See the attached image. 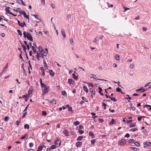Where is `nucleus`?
Wrapping results in <instances>:
<instances>
[{
  "label": "nucleus",
  "instance_id": "57",
  "mask_svg": "<svg viewBox=\"0 0 151 151\" xmlns=\"http://www.w3.org/2000/svg\"><path fill=\"white\" fill-rule=\"evenodd\" d=\"M113 82L114 83H118V86L119 87H121V85L119 84L120 83V82L119 81H118L117 83H116V82L115 81H113Z\"/></svg>",
  "mask_w": 151,
  "mask_h": 151
},
{
  "label": "nucleus",
  "instance_id": "6",
  "mask_svg": "<svg viewBox=\"0 0 151 151\" xmlns=\"http://www.w3.org/2000/svg\"><path fill=\"white\" fill-rule=\"evenodd\" d=\"M33 88L32 87H31L30 88H29L28 92L29 95L30 94L32 93L33 92Z\"/></svg>",
  "mask_w": 151,
  "mask_h": 151
},
{
  "label": "nucleus",
  "instance_id": "10",
  "mask_svg": "<svg viewBox=\"0 0 151 151\" xmlns=\"http://www.w3.org/2000/svg\"><path fill=\"white\" fill-rule=\"evenodd\" d=\"M82 144L81 142H78L76 143V145L77 147H79Z\"/></svg>",
  "mask_w": 151,
  "mask_h": 151
},
{
  "label": "nucleus",
  "instance_id": "24",
  "mask_svg": "<svg viewBox=\"0 0 151 151\" xmlns=\"http://www.w3.org/2000/svg\"><path fill=\"white\" fill-rule=\"evenodd\" d=\"M99 90V92L102 95H103V93H101V91H102V89L101 88V87H99L98 88Z\"/></svg>",
  "mask_w": 151,
  "mask_h": 151
},
{
  "label": "nucleus",
  "instance_id": "15",
  "mask_svg": "<svg viewBox=\"0 0 151 151\" xmlns=\"http://www.w3.org/2000/svg\"><path fill=\"white\" fill-rule=\"evenodd\" d=\"M68 83L70 84H73L74 83L73 81L71 79H69L68 80Z\"/></svg>",
  "mask_w": 151,
  "mask_h": 151
},
{
  "label": "nucleus",
  "instance_id": "22",
  "mask_svg": "<svg viewBox=\"0 0 151 151\" xmlns=\"http://www.w3.org/2000/svg\"><path fill=\"white\" fill-rule=\"evenodd\" d=\"M6 12H7L8 13L10 14L11 15H14V14L12 13L9 9H6Z\"/></svg>",
  "mask_w": 151,
  "mask_h": 151
},
{
  "label": "nucleus",
  "instance_id": "23",
  "mask_svg": "<svg viewBox=\"0 0 151 151\" xmlns=\"http://www.w3.org/2000/svg\"><path fill=\"white\" fill-rule=\"evenodd\" d=\"M23 14L24 17H26L27 19H29L28 16L26 15V13L24 12H23Z\"/></svg>",
  "mask_w": 151,
  "mask_h": 151
},
{
  "label": "nucleus",
  "instance_id": "1",
  "mask_svg": "<svg viewBox=\"0 0 151 151\" xmlns=\"http://www.w3.org/2000/svg\"><path fill=\"white\" fill-rule=\"evenodd\" d=\"M24 37H27L28 40L31 41H33V40L31 33L29 32L27 33L26 32L24 31L23 33Z\"/></svg>",
  "mask_w": 151,
  "mask_h": 151
},
{
  "label": "nucleus",
  "instance_id": "53",
  "mask_svg": "<svg viewBox=\"0 0 151 151\" xmlns=\"http://www.w3.org/2000/svg\"><path fill=\"white\" fill-rule=\"evenodd\" d=\"M90 90L91 92L92 93H93V94H95V91H93L92 89L91 88H90Z\"/></svg>",
  "mask_w": 151,
  "mask_h": 151
},
{
  "label": "nucleus",
  "instance_id": "19",
  "mask_svg": "<svg viewBox=\"0 0 151 151\" xmlns=\"http://www.w3.org/2000/svg\"><path fill=\"white\" fill-rule=\"evenodd\" d=\"M63 132L64 134L66 135V136L68 135V132L66 130H64Z\"/></svg>",
  "mask_w": 151,
  "mask_h": 151
},
{
  "label": "nucleus",
  "instance_id": "18",
  "mask_svg": "<svg viewBox=\"0 0 151 151\" xmlns=\"http://www.w3.org/2000/svg\"><path fill=\"white\" fill-rule=\"evenodd\" d=\"M115 59L117 60H119V56L118 54H116L115 55Z\"/></svg>",
  "mask_w": 151,
  "mask_h": 151
},
{
  "label": "nucleus",
  "instance_id": "17",
  "mask_svg": "<svg viewBox=\"0 0 151 151\" xmlns=\"http://www.w3.org/2000/svg\"><path fill=\"white\" fill-rule=\"evenodd\" d=\"M136 91H141L142 92H143L145 91V89L143 88H140L137 89L136 90Z\"/></svg>",
  "mask_w": 151,
  "mask_h": 151
},
{
  "label": "nucleus",
  "instance_id": "49",
  "mask_svg": "<svg viewBox=\"0 0 151 151\" xmlns=\"http://www.w3.org/2000/svg\"><path fill=\"white\" fill-rule=\"evenodd\" d=\"M32 16H34L35 17V18L36 19H38V20H40V19H39L38 18V17H37V15L32 14Z\"/></svg>",
  "mask_w": 151,
  "mask_h": 151
},
{
  "label": "nucleus",
  "instance_id": "40",
  "mask_svg": "<svg viewBox=\"0 0 151 151\" xmlns=\"http://www.w3.org/2000/svg\"><path fill=\"white\" fill-rule=\"evenodd\" d=\"M82 99L83 100H84V101H85V102H88V101L87 99L85 97H82Z\"/></svg>",
  "mask_w": 151,
  "mask_h": 151
},
{
  "label": "nucleus",
  "instance_id": "29",
  "mask_svg": "<svg viewBox=\"0 0 151 151\" xmlns=\"http://www.w3.org/2000/svg\"><path fill=\"white\" fill-rule=\"evenodd\" d=\"M56 146L55 145H52L50 147V148L52 150L55 149L56 147Z\"/></svg>",
  "mask_w": 151,
  "mask_h": 151
},
{
  "label": "nucleus",
  "instance_id": "26",
  "mask_svg": "<svg viewBox=\"0 0 151 151\" xmlns=\"http://www.w3.org/2000/svg\"><path fill=\"white\" fill-rule=\"evenodd\" d=\"M83 138V137L82 136H78L77 139V140H82V139Z\"/></svg>",
  "mask_w": 151,
  "mask_h": 151
},
{
  "label": "nucleus",
  "instance_id": "63",
  "mask_svg": "<svg viewBox=\"0 0 151 151\" xmlns=\"http://www.w3.org/2000/svg\"><path fill=\"white\" fill-rule=\"evenodd\" d=\"M132 150H134L135 151H137V150H138V149L137 148H134V147H132Z\"/></svg>",
  "mask_w": 151,
  "mask_h": 151
},
{
  "label": "nucleus",
  "instance_id": "47",
  "mask_svg": "<svg viewBox=\"0 0 151 151\" xmlns=\"http://www.w3.org/2000/svg\"><path fill=\"white\" fill-rule=\"evenodd\" d=\"M134 139H131L129 140V143H133L134 142Z\"/></svg>",
  "mask_w": 151,
  "mask_h": 151
},
{
  "label": "nucleus",
  "instance_id": "59",
  "mask_svg": "<svg viewBox=\"0 0 151 151\" xmlns=\"http://www.w3.org/2000/svg\"><path fill=\"white\" fill-rule=\"evenodd\" d=\"M41 86L42 88H44V87H46V85L43 83L41 85Z\"/></svg>",
  "mask_w": 151,
  "mask_h": 151
},
{
  "label": "nucleus",
  "instance_id": "32",
  "mask_svg": "<svg viewBox=\"0 0 151 151\" xmlns=\"http://www.w3.org/2000/svg\"><path fill=\"white\" fill-rule=\"evenodd\" d=\"M17 31L19 33V35H20V36H21L22 35V34L21 31L18 29L17 30Z\"/></svg>",
  "mask_w": 151,
  "mask_h": 151
},
{
  "label": "nucleus",
  "instance_id": "62",
  "mask_svg": "<svg viewBox=\"0 0 151 151\" xmlns=\"http://www.w3.org/2000/svg\"><path fill=\"white\" fill-rule=\"evenodd\" d=\"M89 136H93L94 135L93 133L91 132H90L89 133Z\"/></svg>",
  "mask_w": 151,
  "mask_h": 151
},
{
  "label": "nucleus",
  "instance_id": "34",
  "mask_svg": "<svg viewBox=\"0 0 151 151\" xmlns=\"http://www.w3.org/2000/svg\"><path fill=\"white\" fill-rule=\"evenodd\" d=\"M9 119V118L8 116H6L4 118V120L5 122L8 121Z\"/></svg>",
  "mask_w": 151,
  "mask_h": 151
},
{
  "label": "nucleus",
  "instance_id": "43",
  "mask_svg": "<svg viewBox=\"0 0 151 151\" xmlns=\"http://www.w3.org/2000/svg\"><path fill=\"white\" fill-rule=\"evenodd\" d=\"M24 114L22 116L23 118H24L26 116L27 113V112H24Z\"/></svg>",
  "mask_w": 151,
  "mask_h": 151
},
{
  "label": "nucleus",
  "instance_id": "33",
  "mask_svg": "<svg viewBox=\"0 0 151 151\" xmlns=\"http://www.w3.org/2000/svg\"><path fill=\"white\" fill-rule=\"evenodd\" d=\"M62 94L63 95L65 96H67L66 93L65 91H63L62 92Z\"/></svg>",
  "mask_w": 151,
  "mask_h": 151
},
{
  "label": "nucleus",
  "instance_id": "7",
  "mask_svg": "<svg viewBox=\"0 0 151 151\" xmlns=\"http://www.w3.org/2000/svg\"><path fill=\"white\" fill-rule=\"evenodd\" d=\"M50 103L52 104H56V101L54 99H52L50 100Z\"/></svg>",
  "mask_w": 151,
  "mask_h": 151
},
{
  "label": "nucleus",
  "instance_id": "54",
  "mask_svg": "<svg viewBox=\"0 0 151 151\" xmlns=\"http://www.w3.org/2000/svg\"><path fill=\"white\" fill-rule=\"evenodd\" d=\"M84 132V131L82 130H79L78 131V132L80 134H82Z\"/></svg>",
  "mask_w": 151,
  "mask_h": 151
},
{
  "label": "nucleus",
  "instance_id": "46",
  "mask_svg": "<svg viewBox=\"0 0 151 151\" xmlns=\"http://www.w3.org/2000/svg\"><path fill=\"white\" fill-rule=\"evenodd\" d=\"M42 55H43L44 56H45L47 55V53L46 52H45L44 51H42Z\"/></svg>",
  "mask_w": 151,
  "mask_h": 151
},
{
  "label": "nucleus",
  "instance_id": "48",
  "mask_svg": "<svg viewBox=\"0 0 151 151\" xmlns=\"http://www.w3.org/2000/svg\"><path fill=\"white\" fill-rule=\"evenodd\" d=\"M106 104H105V103H103V104H102V106H104V109H106Z\"/></svg>",
  "mask_w": 151,
  "mask_h": 151
},
{
  "label": "nucleus",
  "instance_id": "2",
  "mask_svg": "<svg viewBox=\"0 0 151 151\" xmlns=\"http://www.w3.org/2000/svg\"><path fill=\"white\" fill-rule=\"evenodd\" d=\"M126 141L124 139L120 140L119 142V144L120 145L126 144Z\"/></svg>",
  "mask_w": 151,
  "mask_h": 151
},
{
  "label": "nucleus",
  "instance_id": "11",
  "mask_svg": "<svg viewBox=\"0 0 151 151\" xmlns=\"http://www.w3.org/2000/svg\"><path fill=\"white\" fill-rule=\"evenodd\" d=\"M37 55H38V56H40V57H42L43 58H44L42 53H41V51H37Z\"/></svg>",
  "mask_w": 151,
  "mask_h": 151
},
{
  "label": "nucleus",
  "instance_id": "55",
  "mask_svg": "<svg viewBox=\"0 0 151 151\" xmlns=\"http://www.w3.org/2000/svg\"><path fill=\"white\" fill-rule=\"evenodd\" d=\"M134 145L137 146L138 147L139 146V144L138 142H136L134 143Z\"/></svg>",
  "mask_w": 151,
  "mask_h": 151
},
{
  "label": "nucleus",
  "instance_id": "56",
  "mask_svg": "<svg viewBox=\"0 0 151 151\" xmlns=\"http://www.w3.org/2000/svg\"><path fill=\"white\" fill-rule=\"evenodd\" d=\"M93 42L97 44L99 43V42L98 41H97V39L96 38H94V40H93Z\"/></svg>",
  "mask_w": 151,
  "mask_h": 151
},
{
  "label": "nucleus",
  "instance_id": "12",
  "mask_svg": "<svg viewBox=\"0 0 151 151\" xmlns=\"http://www.w3.org/2000/svg\"><path fill=\"white\" fill-rule=\"evenodd\" d=\"M49 72L51 76H54V73L52 70H49Z\"/></svg>",
  "mask_w": 151,
  "mask_h": 151
},
{
  "label": "nucleus",
  "instance_id": "28",
  "mask_svg": "<svg viewBox=\"0 0 151 151\" xmlns=\"http://www.w3.org/2000/svg\"><path fill=\"white\" fill-rule=\"evenodd\" d=\"M24 128L25 129H28L29 128V125L27 124H25L24 125Z\"/></svg>",
  "mask_w": 151,
  "mask_h": 151
},
{
  "label": "nucleus",
  "instance_id": "30",
  "mask_svg": "<svg viewBox=\"0 0 151 151\" xmlns=\"http://www.w3.org/2000/svg\"><path fill=\"white\" fill-rule=\"evenodd\" d=\"M27 137H28V135L27 134H26L24 136L22 137L21 138V139H24L26 138L27 139Z\"/></svg>",
  "mask_w": 151,
  "mask_h": 151
},
{
  "label": "nucleus",
  "instance_id": "44",
  "mask_svg": "<svg viewBox=\"0 0 151 151\" xmlns=\"http://www.w3.org/2000/svg\"><path fill=\"white\" fill-rule=\"evenodd\" d=\"M125 59L126 60H127V62H131L132 61V59H129L128 57H127Z\"/></svg>",
  "mask_w": 151,
  "mask_h": 151
},
{
  "label": "nucleus",
  "instance_id": "39",
  "mask_svg": "<svg viewBox=\"0 0 151 151\" xmlns=\"http://www.w3.org/2000/svg\"><path fill=\"white\" fill-rule=\"evenodd\" d=\"M18 1H21V2L22 3V4L24 6H25L24 2L22 0H18Z\"/></svg>",
  "mask_w": 151,
  "mask_h": 151
},
{
  "label": "nucleus",
  "instance_id": "51",
  "mask_svg": "<svg viewBox=\"0 0 151 151\" xmlns=\"http://www.w3.org/2000/svg\"><path fill=\"white\" fill-rule=\"evenodd\" d=\"M48 89H44L42 91L43 92L45 93H47L48 92Z\"/></svg>",
  "mask_w": 151,
  "mask_h": 151
},
{
  "label": "nucleus",
  "instance_id": "20",
  "mask_svg": "<svg viewBox=\"0 0 151 151\" xmlns=\"http://www.w3.org/2000/svg\"><path fill=\"white\" fill-rule=\"evenodd\" d=\"M109 98H110L111 99V100L112 101H117V99H116L115 98H113L111 97H109Z\"/></svg>",
  "mask_w": 151,
  "mask_h": 151
},
{
  "label": "nucleus",
  "instance_id": "41",
  "mask_svg": "<svg viewBox=\"0 0 151 151\" xmlns=\"http://www.w3.org/2000/svg\"><path fill=\"white\" fill-rule=\"evenodd\" d=\"M42 114L43 115L45 116L47 115V114L46 111H42Z\"/></svg>",
  "mask_w": 151,
  "mask_h": 151
},
{
  "label": "nucleus",
  "instance_id": "4",
  "mask_svg": "<svg viewBox=\"0 0 151 151\" xmlns=\"http://www.w3.org/2000/svg\"><path fill=\"white\" fill-rule=\"evenodd\" d=\"M61 141L60 140L57 139L55 142V145L56 146L59 147L60 145Z\"/></svg>",
  "mask_w": 151,
  "mask_h": 151
},
{
  "label": "nucleus",
  "instance_id": "58",
  "mask_svg": "<svg viewBox=\"0 0 151 151\" xmlns=\"http://www.w3.org/2000/svg\"><path fill=\"white\" fill-rule=\"evenodd\" d=\"M130 136V135L128 133H127L125 135V137H129Z\"/></svg>",
  "mask_w": 151,
  "mask_h": 151
},
{
  "label": "nucleus",
  "instance_id": "61",
  "mask_svg": "<svg viewBox=\"0 0 151 151\" xmlns=\"http://www.w3.org/2000/svg\"><path fill=\"white\" fill-rule=\"evenodd\" d=\"M51 6L53 9H54L55 8V6L52 3L51 4Z\"/></svg>",
  "mask_w": 151,
  "mask_h": 151
},
{
  "label": "nucleus",
  "instance_id": "9",
  "mask_svg": "<svg viewBox=\"0 0 151 151\" xmlns=\"http://www.w3.org/2000/svg\"><path fill=\"white\" fill-rule=\"evenodd\" d=\"M33 45L32 46V50H36V48L37 47L36 45L34 43H33Z\"/></svg>",
  "mask_w": 151,
  "mask_h": 151
},
{
  "label": "nucleus",
  "instance_id": "16",
  "mask_svg": "<svg viewBox=\"0 0 151 151\" xmlns=\"http://www.w3.org/2000/svg\"><path fill=\"white\" fill-rule=\"evenodd\" d=\"M8 67V63H7L5 67L4 68V69L2 70V72H5L7 68Z\"/></svg>",
  "mask_w": 151,
  "mask_h": 151
},
{
  "label": "nucleus",
  "instance_id": "31",
  "mask_svg": "<svg viewBox=\"0 0 151 151\" xmlns=\"http://www.w3.org/2000/svg\"><path fill=\"white\" fill-rule=\"evenodd\" d=\"M79 124L80 122L78 121H76L73 123V124L75 126L78 125Z\"/></svg>",
  "mask_w": 151,
  "mask_h": 151
},
{
  "label": "nucleus",
  "instance_id": "38",
  "mask_svg": "<svg viewBox=\"0 0 151 151\" xmlns=\"http://www.w3.org/2000/svg\"><path fill=\"white\" fill-rule=\"evenodd\" d=\"M116 90L117 92H120L121 93H122V92L121 91L122 90V89L119 88H116Z\"/></svg>",
  "mask_w": 151,
  "mask_h": 151
},
{
  "label": "nucleus",
  "instance_id": "45",
  "mask_svg": "<svg viewBox=\"0 0 151 151\" xmlns=\"http://www.w3.org/2000/svg\"><path fill=\"white\" fill-rule=\"evenodd\" d=\"M29 97V95H24L22 96V98H27Z\"/></svg>",
  "mask_w": 151,
  "mask_h": 151
},
{
  "label": "nucleus",
  "instance_id": "64",
  "mask_svg": "<svg viewBox=\"0 0 151 151\" xmlns=\"http://www.w3.org/2000/svg\"><path fill=\"white\" fill-rule=\"evenodd\" d=\"M39 51H42V48L41 46H39L38 47Z\"/></svg>",
  "mask_w": 151,
  "mask_h": 151
},
{
  "label": "nucleus",
  "instance_id": "21",
  "mask_svg": "<svg viewBox=\"0 0 151 151\" xmlns=\"http://www.w3.org/2000/svg\"><path fill=\"white\" fill-rule=\"evenodd\" d=\"M72 76L76 80H77L78 79V77L76 76L75 74L73 73L72 74Z\"/></svg>",
  "mask_w": 151,
  "mask_h": 151
},
{
  "label": "nucleus",
  "instance_id": "60",
  "mask_svg": "<svg viewBox=\"0 0 151 151\" xmlns=\"http://www.w3.org/2000/svg\"><path fill=\"white\" fill-rule=\"evenodd\" d=\"M34 145V144L32 143H30L29 144V146L30 147H33Z\"/></svg>",
  "mask_w": 151,
  "mask_h": 151
},
{
  "label": "nucleus",
  "instance_id": "8",
  "mask_svg": "<svg viewBox=\"0 0 151 151\" xmlns=\"http://www.w3.org/2000/svg\"><path fill=\"white\" fill-rule=\"evenodd\" d=\"M61 32L62 35L63 36V38H65L66 37L65 34L63 29H61Z\"/></svg>",
  "mask_w": 151,
  "mask_h": 151
},
{
  "label": "nucleus",
  "instance_id": "25",
  "mask_svg": "<svg viewBox=\"0 0 151 151\" xmlns=\"http://www.w3.org/2000/svg\"><path fill=\"white\" fill-rule=\"evenodd\" d=\"M83 89L84 91H86V93L88 92V90L87 87L85 86H83Z\"/></svg>",
  "mask_w": 151,
  "mask_h": 151
},
{
  "label": "nucleus",
  "instance_id": "27",
  "mask_svg": "<svg viewBox=\"0 0 151 151\" xmlns=\"http://www.w3.org/2000/svg\"><path fill=\"white\" fill-rule=\"evenodd\" d=\"M115 120L114 119H112L111 122L109 123V124H114Z\"/></svg>",
  "mask_w": 151,
  "mask_h": 151
},
{
  "label": "nucleus",
  "instance_id": "42",
  "mask_svg": "<svg viewBox=\"0 0 151 151\" xmlns=\"http://www.w3.org/2000/svg\"><path fill=\"white\" fill-rule=\"evenodd\" d=\"M22 47L24 51L25 52H26V50H27V48H26V47H25V46L23 45H22Z\"/></svg>",
  "mask_w": 151,
  "mask_h": 151
},
{
  "label": "nucleus",
  "instance_id": "13",
  "mask_svg": "<svg viewBox=\"0 0 151 151\" xmlns=\"http://www.w3.org/2000/svg\"><path fill=\"white\" fill-rule=\"evenodd\" d=\"M40 70L42 72V75L43 76H44L45 75V70L44 68L42 67L40 68Z\"/></svg>",
  "mask_w": 151,
  "mask_h": 151
},
{
  "label": "nucleus",
  "instance_id": "35",
  "mask_svg": "<svg viewBox=\"0 0 151 151\" xmlns=\"http://www.w3.org/2000/svg\"><path fill=\"white\" fill-rule=\"evenodd\" d=\"M135 125H136V123H134L133 124H131L129 126V127H130V128L134 127H135Z\"/></svg>",
  "mask_w": 151,
  "mask_h": 151
},
{
  "label": "nucleus",
  "instance_id": "37",
  "mask_svg": "<svg viewBox=\"0 0 151 151\" xmlns=\"http://www.w3.org/2000/svg\"><path fill=\"white\" fill-rule=\"evenodd\" d=\"M41 4H42L43 6H45V0H41Z\"/></svg>",
  "mask_w": 151,
  "mask_h": 151
},
{
  "label": "nucleus",
  "instance_id": "14",
  "mask_svg": "<svg viewBox=\"0 0 151 151\" xmlns=\"http://www.w3.org/2000/svg\"><path fill=\"white\" fill-rule=\"evenodd\" d=\"M44 147V145L39 146L38 147V149L37 151H41L42 149V148Z\"/></svg>",
  "mask_w": 151,
  "mask_h": 151
},
{
  "label": "nucleus",
  "instance_id": "50",
  "mask_svg": "<svg viewBox=\"0 0 151 151\" xmlns=\"http://www.w3.org/2000/svg\"><path fill=\"white\" fill-rule=\"evenodd\" d=\"M96 142V140L95 139H93L91 141V144L92 145H94Z\"/></svg>",
  "mask_w": 151,
  "mask_h": 151
},
{
  "label": "nucleus",
  "instance_id": "3",
  "mask_svg": "<svg viewBox=\"0 0 151 151\" xmlns=\"http://www.w3.org/2000/svg\"><path fill=\"white\" fill-rule=\"evenodd\" d=\"M17 22L19 26L22 27H24L26 25V24L24 22L21 23H20V22L19 21H18Z\"/></svg>",
  "mask_w": 151,
  "mask_h": 151
},
{
  "label": "nucleus",
  "instance_id": "36",
  "mask_svg": "<svg viewBox=\"0 0 151 151\" xmlns=\"http://www.w3.org/2000/svg\"><path fill=\"white\" fill-rule=\"evenodd\" d=\"M137 130H138V129H137V128H134L132 129H131V131L133 132L136 131H137Z\"/></svg>",
  "mask_w": 151,
  "mask_h": 151
},
{
  "label": "nucleus",
  "instance_id": "5",
  "mask_svg": "<svg viewBox=\"0 0 151 151\" xmlns=\"http://www.w3.org/2000/svg\"><path fill=\"white\" fill-rule=\"evenodd\" d=\"M145 145V147H147L151 146V142H147L144 143Z\"/></svg>",
  "mask_w": 151,
  "mask_h": 151
},
{
  "label": "nucleus",
  "instance_id": "52",
  "mask_svg": "<svg viewBox=\"0 0 151 151\" xmlns=\"http://www.w3.org/2000/svg\"><path fill=\"white\" fill-rule=\"evenodd\" d=\"M70 43L72 44V45H73V40L72 38H71L70 40Z\"/></svg>",
  "mask_w": 151,
  "mask_h": 151
}]
</instances>
